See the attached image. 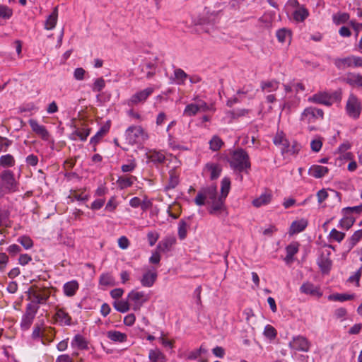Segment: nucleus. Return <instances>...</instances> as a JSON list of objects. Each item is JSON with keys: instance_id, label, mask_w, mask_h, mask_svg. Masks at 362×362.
Returning a JSON list of instances; mask_svg holds the SVG:
<instances>
[{"instance_id": "nucleus-59", "label": "nucleus", "mask_w": 362, "mask_h": 362, "mask_svg": "<svg viewBox=\"0 0 362 362\" xmlns=\"http://www.w3.org/2000/svg\"><path fill=\"white\" fill-rule=\"evenodd\" d=\"M89 134L90 130L88 129H78L73 133V135L78 136L81 141H86Z\"/></svg>"}, {"instance_id": "nucleus-32", "label": "nucleus", "mask_w": 362, "mask_h": 362, "mask_svg": "<svg viewBox=\"0 0 362 362\" xmlns=\"http://www.w3.org/2000/svg\"><path fill=\"white\" fill-rule=\"evenodd\" d=\"M309 16L308 10L303 6L298 8L293 13V19L296 22H303Z\"/></svg>"}, {"instance_id": "nucleus-55", "label": "nucleus", "mask_w": 362, "mask_h": 362, "mask_svg": "<svg viewBox=\"0 0 362 362\" xmlns=\"http://www.w3.org/2000/svg\"><path fill=\"white\" fill-rule=\"evenodd\" d=\"M277 334L276 330L274 329V327H272L270 325H267L264 327V335L269 339H274L276 338Z\"/></svg>"}, {"instance_id": "nucleus-57", "label": "nucleus", "mask_w": 362, "mask_h": 362, "mask_svg": "<svg viewBox=\"0 0 362 362\" xmlns=\"http://www.w3.org/2000/svg\"><path fill=\"white\" fill-rule=\"evenodd\" d=\"M35 317L32 315H27L26 313L23 316L21 320V327L24 329H28L31 324L33 323V321L34 320Z\"/></svg>"}, {"instance_id": "nucleus-11", "label": "nucleus", "mask_w": 362, "mask_h": 362, "mask_svg": "<svg viewBox=\"0 0 362 362\" xmlns=\"http://www.w3.org/2000/svg\"><path fill=\"white\" fill-rule=\"evenodd\" d=\"M288 345L291 349L303 352H308L310 347L309 341L300 335L293 337Z\"/></svg>"}, {"instance_id": "nucleus-39", "label": "nucleus", "mask_w": 362, "mask_h": 362, "mask_svg": "<svg viewBox=\"0 0 362 362\" xmlns=\"http://www.w3.org/2000/svg\"><path fill=\"white\" fill-rule=\"evenodd\" d=\"M179 183V177L176 174L175 170H171L169 172V181L168 185L165 186V189L168 190L174 189Z\"/></svg>"}, {"instance_id": "nucleus-12", "label": "nucleus", "mask_w": 362, "mask_h": 362, "mask_svg": "<svg viewBox=\"0 0 362 362\" xmlns=\"http://www.w3.org/2000/svg\"><path fill=\"white\" fill-rule=\"evenodd\" d=\"M222 171L221 165L217 163L209 162L207 163L204 169L203 174L209 175L211 180H216L221 175Z\"/></svg>"}, {"instance_id": "nucleus-13", "label": "nucleus", "mask_w": 362, "mask_h": 362, "mask_svg": "<svg viewBox=\"0 0 362 362\" xmlns=\"http://www.w3.org/2000/svg\"><path fill=\"white\" fill-rule=\"evenodd\" d=\"M308 100L310 103L325 105L326 106H331L333 103L331 95L325 92L315 93L309 97Z\"/></svg>"}, {"instance_id": "nucleus-3", "label": "nucleus", "mask_w": 362, "mask_h": 362, "mask_svg": "<svg viewBox=\"0 0 362 362\" xmlns=\"http://www.w3.org/2000/svg\"><path fill=\"white\" fill-rule=\"evenodd\" d=\"M125 137L129 144L134 145L144 142L148 136L141 126L132 125L127 129Z\"/></svg>"}, {"instance_id": "nucleus-50", "label": "nucleus", "mask_w": 362, "mask_h": 362, "mask_svg": "<svg viewBox=\"0 0 362 362\" xmlns=\"http://www.w3.org/2000/svg\"><path fill=\"white\" fill-rule=\"evenodd\" d=\"M223 145V141L218 136H214L209 141L210 148L214 151L219 150Z\"/></svg>"}, {"instance_id": "nucleus-43", "label": "nucleus", "mask_w": 362, "mask_h": 362, "mask_svg": "<svg viewBox=\"0 0 362 362\" xmlns=\"http://www.w3.org/2000/svg\"><path fill=\"white\" fill-rule=\"evenodd\" d=\"M354 298V295L344 293H334L328 296L329 300L344 302Z\"/></svg>"}, {"instance_id": "nucleus-29", "label": "nucleus", "mask_w": 362, "mask_h": 362, "mask_svg": "<svg viewBox=\"0 0 362 362\" xmlns=\"http://www.w3.org/2000/svg\"><path fill=\"white\" fill-rule=\"evenodd\" d=\"M330 252L328 251L327 255H322L318 260V264L323 273H328L332 267V260L329 258Z\"/></svg>"}, {"instance_id": "nucleus-42", "label": "nucleus", "mask_w": 362, "mask_h": 362, "mask_svg": "<svg viewBox=\"0 0 362 362\" xmlns=\"http://www.w3.org/2000/svg\"><path fill=\"white\" fill-rule=\"evenodd\" d=\"M113 306L116 310L122 313L127 312L130 308L129 301L124 300H115Z\"/></svg>"}, {"instance_id": "nucleus-51", "label": "nucleus", "mask_w": 362, "mask_h": 362, "mask_svg": "<svg viewBox=\"0 0 362 362\" xmlns=\"http://www.w3.org/2000/svg\"><path fill=\"white\" fill-rule=\"evenodd\" d=\"M19 243L25 250H29L33 246V241L32 239L26 235L20 236L18 240Z\"/></svg>"}, {"instance_id": "nucleus-47", "label": "nucleus", "mask_w": 362, "mask_h": 362, "mask_svg": "<svg viewBox=\"0 0 362 362\" xmlns=\"http://www.w3.org/2000/svg\"><path fill=\"white\" fill-rule=\"evenodd\" d=\"M189 225L187 223L182 219L178 224V236L180 240H184L187 236V228Z\"/></svg>"}, {"instance_id": "nucleus-38", "label": "nucleus", "mask_w": 362, "mask_h": 362, "mask_svg": "<svg viewBox=\"0 0 362 362\" xmlns=\"http://www.w3.org/2000/svg\"><path fill=\"white\" fill-rule=\"evenodd\" d=\"M276 37L280 42H290L291 38V33L286 28L279 29L276 32Z\"/></svg>"}, {"instance_id": "nucleus-53", "label": "nucleus", "mask_w": 362, "mask_h": 362, "mask_svg": "<svg viewBox=\"0 0 362 362\" xmlns=\"http://www.w3.org/2000/svg\"><path fill=\"white\" fill-rule=\"evenodd\" d=\"M137 166L136 160L134 158L129 159L128 163L124 164L121 166V170L123 173H132Z\"/></svg>"}, {"instance_id": "nucleus-31", "label": "nucleus", "mask_w": 362, "mask_h": 362, "mask_svg": "<svg viewBox=\"0 0 362 362\" xmlns=\"http://www.w3.org/2000/svg\"><path fill=\"white\" fill-rule=\"evenodd\" d=\"M58 18V8L55 7L53 11L50 15L47 17L45 23V29L46 30H52L54 28Z\"/></svg>"}, {"instance_id": "nucleus-41", "label": "nucleus", "mask_w": 362, "mask_h": 362, "mask_svg": "<svg viewBox=\"0 0 362 362\" xmlns=\"http://www.w3.org/2000/svg\"><path fill=\"white\" fill-rule=\"evenodd\" d=\"M15 165L14 157L11 154L3 155L0 157V166L3 168L13 167Z\"/></svg>"}, {"instance_id": "nucleus-61", "label": "nucleus", "mask_w": 362, "mask_h": 362, "mask_svg": "<svg viewBox=\"0 0 362 362\" xmlns=\"http://www.w3.org/2000/svg\"><path fill=\"white\" fill-rule=\"evenodd\" d=\"M11 144V140L0 136V151L6 152Z\"/></svg>"}, {"instance_id": "nucleus-30", "label": "nucleus", "mask_w": 362, "mask_h": 362, "mask_svg": "<svg viewBox=\"0 0 362 362\" xmlns=\"http://www.w3.org/2000/svg\"><path fill=\"white\" fill-rule=\"evenodd\" d=\"M344 81L350 86L362 87V75L359 74L349 73Z\"/></svg>"}, {"instance_id": "nucleus-7", "label": "nucleus", "mask_w": 362, "mask_h": 362, "mask_svg": "<svg viewBox=\"0 0 362 362\" xmlns=\"http://www.w3.org/2000/svg\"><path fill=\"white\" fill-rule=\"evenodd\" d=\"M212 106H209L205 101L197 99L196 103L188 104L183 112V115L187 117L196 115L199 112H206L211 110Z\"/></svg>"}, {"instance_id": "nucleus-4", "label": "nucleus", "mask_w": 362, "mask_h": 362, "mask_svg": "<svg viewBox=\"0 0 362 362\" xmlns=\"http://www.w3.org/2000/svg\"><path fill=\"white\" fill-rule=\"evenodd\" d=\"M0 182L8 193L18 190V182L11 170H4L0 173Z\"/></svg>"}, {"instance_id": "nucleus-37", "label": "nucleus", "mask_w": 362, "mask_h": 362, "mask_svg": "<svg viewBox=\"0 0 362 362\" xmlns=\"http://www.w3.org/2000/svg\"><path fill=\"white\" fill-rule=\"evenodd\" d=\"M109 126L104 125L100 128L97 133L90 139V144H97L102 138L108 132Z\"/></svg>"}, {"instance_id": "nucleus-28", "label": "nucleus", "mask_w": 362, "mask_h": 362, "mask_svg": "<svg viewBox=\"0 0 362 362\" xmlns=\"http://www.w3.org/2000/svg\"><path fill=\"white\" fill-rule=\"evenodd\" d=\"M147 158L155 164H160L164 163L165 160V155L161 152L156 150H151L146 153Z\"/></svg>"}, {"instance_id": "nucleus-62", "label": "nucleus", "mask_w": 362, "mask_h": 362, "mask_svg": "<svg viewBox=\"0 0 362 362\" xmlns=\"http://www.w3.org/2000/svg\"><path fill=\"white\" fill-rule=\"evenodd\" d=\"M39 309L38 305L35 304V303H33V301L30 303H28L26 307V314L32 316H35L37 310Z\"/></svg>"}, {"instance_id": "nucleus-44", "label": "nucleus", "mask_w": 362, "mask_h": 362, "mask_svg": "<svg viewBox=\"0 0 362 362\" xmlns=\"http://www.w3.org/2000/svg\"><path fill=\"white\" fill-rule=\"evenodd\" d=\"M355 221V218L352 216H344V218L339 221V226L344 229L349 230L354 225Z\"/></svg>"}, {"instance_id": "nucleus-15", "label": "nucleus", "mask_w": 362, "mask_h": 362, "mask_svg": "<svg viewBox=\"0 0 362 362\" xmlns=\"http://www.w3.org/2000/svg\"><path fill=\"white\" fill-rule=\"evenodd\" d=\"M28 122L32 130L35 134L39 135L42 139L45 141L48 140L49 134L45 126L40 124L36 120L33 119H30Z\"/></svg>"}, {"instance_id": "nucleus-14", "label": "nucleus", "mask_w": 362, "mask_h": 362, "mask_svg": "<svg viewBox=\"0 0 362 362\" xmlns=\"http://www.w3.org/2000/svg\"><path fill=\"white\" fill-rule=\"evenodd\" d=\"M157 276V272L154 269H148L143 274L140 280L141 284L144 287H151L154 284Z\"/></svg>"}, {"instance_id": "nucleus-63", "label": "nucleus", "mask_w": 362, "mask_h": 362, "mask_svg": "<svg viewBox=\"0 0 362 362\" xmlns=\"http://www.w3.org/2000/svg\"><path fill=\"white\" fill-rule=\"evenodd\" d=\"M159 235L157 232L150 231L147 234V239L150 246H153L157 242Z\"/></svg>"}, {"instance_id": "nucleus-58", "label": "nucleus", "mask_w": 362, "mask_h": 362, "mask_svg": "<svg viewBox=\"0 0 362 362\" xmlns=\"http://www.w3.org/2000/svg\"><path fill=\"white\" fill-rule=\"evenodd\" d=\"M329 236L331 238H332L333 240L337 241L338 243H340L341 241L343 240V239L345 237V233H342V232H340V231H338L337 230H336L335 228H333L331 231H330V233H329Z\"/></svg>"}, {"instance_id": "nucleus-2", "label": "nucleus", "mask_w": 362, "mask_h": 362, "mask_svg": "<svg viewBox=\"0 0 362 362\" xmlns=\"http://www.w3.org/2000/svg\"><path fill=\"white\" fill-rule=\"evenodd\" d=\"M230 166L238 172L250 168V162L247 153L242 148L234 151L230 159Z\"/></svg>"}, {"instance_id": "nucleus-26", "label": "nucleus", "mask_w": 362, "mask_h": 362, "mask_svg": "<svg viewBox=\"0 0 362 362\" xmlns=\"http://www.w3.org/2000/svg\"><path fill=\"white\" fill-rule=\"evenodd\" d=\"M272 197L270 192H265L252 201V205L257 208L267 205L271 202Z\"/></svg>"}, {"instance_id": "nucleus-19", "label": "nucleus", "mask_w": 362, "mask_h": 362, "mask_svg": "<svg viewBox=\"0 0 362 362\" xmlns=\"http://www.w3.org/2000/svg\"><path fill=\"white\" fill-rule=\"evenodd\" d=\"M300 244L298 242H293L286 247V256L284 261L287 264H291L294 261V255L298 253L299 250Z\"/></svg>"}, {"instance_id": "nucleus-24", "label": "nucleus", "mask_w": 362, "mask_h": 362, "mask_svg": "<svg viewBox=\"0 0 362 362\" xmlns=\"http://www.w3.org/2000/svg\"><path fill=\"white\" fill-rule=\"evenodd\" d=\"M329 172L327 167L313 165L308 170V174L315 178H321Z\"/></svg>"}, {"instance_id": "nucleus-8", "label": "nucleus", "mask_w": 362, "mask_h": 362, "mask_svg": "<svg viewBox=\"0 0 362 362\" xmlns=\"http://www.w3.org/2000/svg\"><path fill=\"white\" fill-rule=\"evenodd\" d=\"M148 295L144 291H132L127 296V299L132 305L134 311L139 310L143 304L148 300Z\"/></svg>"}, {"instance_id": "nucleus-40", "label": "nucleus", "mask_w": 362, "mask_h": 362, "mask_svg": "<svg viewBox=\"0 0 362 362\" xmlns=\"http://www.w3.org/2000/svg\"><path fill=\"white\" fill-rule=\"evenodd\" d=\"M148 358L151 362H164L165 356L158 349L150 350Z\"/></svg>"}, {"instance_id": "nucleus-25", "label": "nucleus", "mask_w": 362, "mask_h": 362, "mask_svg": "<svg viewBox=\"0 0 362 362\" xmlns=\"http://www.w3.org/2000/svg\"><path fill=\"white\" fill-rule=\"evenodd\" d=\"M362 238V229L356 230L350 238L344 243V247L349 252Z\"/></svg>"}, {"instance_id": "nucleus-17", "label": "nucleus", "mask_w": 362, "mask_h": 362, "mask_svg": "<svg viewBox=\"0 0 362 362\" xmlns=\"http://www.w3.org/2000/svg\"><path fill=\"white\" fill-rule=\"evenodd\" d=\"M49 291L46 289L33 291L31 293L32 301L37 305L44 304L49 298Z\"/></svg>"}, {"instance_id": "nucleus-56", "label": "nucleus", "mask_w": 362, "mask_h": 362, "mask_svg": "<svg viewBox=\"0 0 362 362\" xmlns=\"http://www.w3.org/2000/svg\"><path fill=\"white\" fill-rule=\"evenodd\" d=\"M105 86V81L103 78H96L93 83L92 90L93 92H100Z\"/></svg>"}, {"instance_id": "nucleus-16", "label": "nucleus", "mask_w": 362, "mask_h": 362, "mask_svg": "<svg viewBox=\"0 0 362 362\" xmlns=\"http://www.w3.org/2000/svg\"><path fill=\"white\" fill-rule=\"evenodd\" d=\"M300 291L303 293L312 296L320 297L322 295L320 288L310 282L303 283L300 288Z\"/></svg>"}, {"instance_id": "nucleus-23", "label": "nucleus", "mask_w": 362, "mask_h": 362, "mask_svg": "<svg viewBox=\"0 0 362 362\" xmlns=\"http://www.w3.org/2000/svg\"><path fill=\"white\" fill-rule=\"evenodd\" d=\"M136 180V177L134 175H124L119 176L116 182L120 189H124L132 186Z\"/></svg>"}, {"instance_id": "nucleus-54", "label": "nucleus", "mask_w": 362, "mask_h": 362, "mask_svg": "<svg viewBox=\"0 0 362 362\" xmlns=\"http://www.w3.org/2000/svg\"><path fill=\"white\" fill-rule=\"evenodd\" d=\"M344 216H351L353 214H358L362 212V204L352 207H346L342 209Z\"/></svg>"}, {"instance_id": "nucleus-22", "label": "nucleus", "mask_w": 362, "mask_h": 362, "mask_svg": "<svg viewBox=\"0 0 362 362\" xmlns=\"http://www.w3.org/2000/svg\"><path fill=\"white\" fill-rule=\"evenodd\" d=\"M257 90H255V87L252 84H246L243 86L241 88H240L237 91V95L240 97L247 98L248 99H252L256 94Z\"/></svg>"}, {"instance_id": "nucleus-18", "label": "nucleus", "mask_w": 362, "mask_h": 362, "mask_svg": "<svg viewBox=\"0 0 362 362\" xmlns=\"http://www.w3.org/2000/svg\"><path fill=\"white\" fill-rule=\"evenodd\" d=\"M175 243L176 238L174 236H167L159 242L156 247V250L160 252H168L171 250Z\"/></svg>"}, {"instance_id": "nucleus-48", "label": "nucleus", "mask_w": 362, "mask_h": 362, "mask_svg": "<svg viewBox=\"0 0 362 362\" xmlns=\"http://www.w3.org/2000/svg\"><path fill=\"white\" fill-rule=\"evenodd\" d=\"M100 284L103 286H115V279L110 274H103L100 277Z\"/></svg>"}, {"instance_id": "nucleus-35", "label": "nucleus", "mask_w": 362, "mask_h": 362, "mask_svg": "<svg viewBox=\"0 0 362 362\" xmlns=\"http://www.w3.org/2000/svg\"><path fill=\"white\" fill-rule=\"evenodd\" d=\"M107 337L115 342H124L127 338L126 334L115 330L107 332Z\"/></svg>"}, {"instance_id": "nucleus-10", "label": "nucleus", "mask_w": 362, "mask_h": 362, "mask_svg": "<svg viewBox=\"0 0 362 362\" xmlns=\"http://www.w3.org/2000/svg\"><path fill=\"white\" fill-rule=\"evenodd\" d=\"M154 89L151 87L146 88L142 90L136 92L128 100L129 106L136 105L139 103H144L147 98L153 93Z\"/></svg>"}, {"instance_id": "nucleus-45", "label": "nucleus", "mask_w": 362, "mask_h": 362, "mask_svg": "<svg viewBox=\"0 0 362 362\" xmlns=\"http://www.w3.org/2000/svg\"><path fill=\"white\" fill-rule=\"evenodd\" d=\"M174 75L177 80L176 83L182 85L185 80L188 78V75L181 69H176L174 71Z\"/></svg>"}, {"instance_id": "nucleus-21", "label": "nucleus", "mask_w": 362, "mask_h": 362, "mask_svg": "<svg viewBox=\"0 0 362 362\" xmlns=\"http://www.w3.org/2000/svg\"><path fill=\"white\" fill-rule=\"evenodd\" d=\"M79 289V284L76 280H71L63 286V293L66 297H73Z\"/></svg>"}, {"instance_id": "nucleus-6", "label": "nucleus", "mask_w": 362, "mask_h": 362, "mask_svg": "<svg viewBox=\"0 0 362 362\" xmlns=\"http://www.w3.org/2000/svg\"><path fill=\"white\" fill-rule=\"evenodd\" d=\"M361 110L362 105L361 101L356 95L351 94L346 105L347 115L353 119H358L360 117Z\"/></svg>"}, {"instance_id": "nucleus-9", "label": "nucleus", "mask_w": 362, "mask_h": 362, "mask_svg": "<svg viewBox=\"0 0 362 362\" xmlns=\"http://www.w3.org/2000/svg\"><path fill=\"white\" fill-rule=\"evenodd\" d=\"M324 117V112L322 109L314 107H306L300 115V120L307 123L315 122Z\"/></svg>"}, {"instance_id": "nucleus-20", "label": "nucleus", "mask_w": 362, "mask_h": 362, "mask_svg": "<svg viewBox=\"0 0 362 362\" xmlns=\"http://www.w3.org/2000/svg\"><path fill=\"white\" fill-rule=\"evenodd\" d=\"M55 320L60 325H70L71 317L64 308H56Z\"/></svg>"}, {"instance_id": "nucleus-64", "label": "nucleus", "mask_w": 362, "mask_h": 362, "mask_svg": "<svg viewBox=\"0 0 362 362\" xmlns=\"http://www.w3.org/2000/svg\"><path fill=\"white\" fill-rule=\"evenodd\" d=\"M274 144L276 146H279L281 147H283V146H285L287 144V139L284 137L283 135L280 134H277L274 138Z\"/></svg>"}, {"instance_id": "nucleus-52", "label": "nucleus", "mask_w": 362, "mask_h": 362, "mask_svg": "<svg viewBox=\"0 0 362 362\" xmlns=\"http://www.w3.org/2000/svg\"><path fill=\"white\" fill-rule=\"evenodd\" d=\"M349 19V15L346 13H339L333 16V22L336 25L345 23Z\"/></svg>"}, {"instance_id": "nucleus-33", "label": "nucleus", "mask_w": 362, "mask_h": 362, "mask_svg": "<svg viewBox=\"0 0 362 362\" xmlns=\"http://www.w3.org/2000/svg\"><path fill=\"white\" fill-rule=\"evenodd\" d=\"M230 189V180L228 177L222 179L221 182V198H223V202L225 204L226 198L227 197Z\"/></svg>"}, {"instance_id": "nucleus-60", "label": "nucleus", "mask_w": 362, "mask_h": 362, "mask_svg": "<svg viewBox=\"0 0 362 362\" xmlns=\"http://www.w3.org/2000/svg\"><path fill=\"white\" fill-rule=\"evenodd\" d=\"M362 274V266L351 276L349 278V281L351 283H356V286H359V281Z\"/></svg>"}, {"instance_id": "nucleus-34", "label": "nucleus", "mask_w": 362, "mask_h": 362, "mask_svg": "<svg viewBox=\"0 0 362 362\" xmlns=\"http://www.w3.org/2000/svg\"><path fill=\"white\" fill-rule=\"evenodd\" d=\"M300 150V145L296 142L293 141L292 144L289 143V141L287 140V144L285 146H283V147H281V151L282 154L288 153L291 155H293L297 153Z\"/></svg>"}, {"instance_id": "nucleus-1", "label": "nucleus", "mask_w": 362, "mask_h": 362, "mask_svg": "<svg viewBox=\"0 0 362 362\" xmlns=\"http://www.w3.org/2000/svg\"><path fill=\"white\" fill-rule=\"evenodd\" d=\"M194 202L197 206L209 205V213L218 217L227 214L223 198L218 197L217 187L212 185L202 189L197 194Z\"/></svg>"}, {"instance_id": "nucleus-46", "label": "nucleus", "mask_w": 362, "mask_h": 362, "mask_svg": "<svg viewBox=\"0 0 362 362\" xmlns=\"http://www.w3.org/2000/svg\"><path fill=\"white\" fill-rule=\"evenodd\" d=\"M72 344L76 345L80 349H86L88 348L85 338L80 334H77L74 337Z\"/></svg>"}, {"instance_id": "nucleus-36", "label": "nucleus", "mask_w": 362, "mask_h": 362, "mask_svg": "<svg viewBox=\"0 0 362 362\" xmlns=\"http://www.w3.org/2000/svg\"><path fill=\"white\" fill-rule=\"evenodd\" d=\"M279 88V82L276 81H265L261 83V88L265 93L275 91Z\"/></svg>"}, {"instance_id": "nucleus-5", "label": "nucleus", "mask_w": 362, "mask_h": 362, "mask_svg": "<svg viewBox=\"0 0 362 362\" xmlns=\"http://www.w3.org/2000/svg\"><path fill=\"white\" fill-rule=\"evenodd\" d=\"M334 64L338 69L341 70L347 68L361 67L362 57L349 55L345 57H339L334 59Z\"/></svg>"}, {"instance_id": "nucleus-27", "label": "nucleus", "mask_w": 362, "mask_h": 362, "mask_svg": "<svg viewBox=\"0 0 362 362\" xmlns=\"http://www.w3.org/2000/svg\"><path fill=\"white\" fill-rule=\"evenodd\" d=\"M308 221L305 218L294 221L290 228L291 234H296L303 231L308 226Z\"/></svg>"}, {"instance_id": "nucleus-49", "label": "nucleus", "mask_w": 362, "mask_h": 362, "mask_svg": "<svg viewBox=\"0 0 362 362\" xmlns=\"http://www.w3.org/2000/svg\"><path fill=\"white\" fill-rule=\"evenodd\" d=\"M13 15V11L7 6L0 4V18L8 20Z\"/></svg>"}]
</instances>
